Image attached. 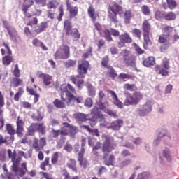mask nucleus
<instances>
[{"mask_svg":"<svg viewBox=\"0 0 179 179\" xmlns=\"http://www.w3.org/2000/svg\"><path fill=\"white\" fill-rule=\"evenodd\" d=\"M8 155L9 159H11V161L13 162V171H15L17 176H20V177H23V176L26 174V172L28 171L27 164L26 162H23L21 165L22 169H19L17 166L20 163V162H22V157H20V156H17V155L16 154V150H14L13 152L12 150L8 149Z\"/></svg>","mask_w":179,"mask_h":179,"instance_id":"nucleus-1","label":"nucleus"},{"mask_svg":"<svg viewBox=\"0 0 179 179\" xmlns=\"http://www.w3.org/2000/svg\"><path fill=\"white\" fill-rule=\"evenodd\" d=\"M60 90L62 92V99L65 101L67 106L72 107L75 106V96L76 94V90L71 84H62L60 86Z\"/></svg>","mask_w":179,"mask_h":179,"instance_id":"nucleus-2","label":"nucleus"},{"mask_svg":"<svg viewBox=\"0 0 179 179\" xmlns=\"http://www.w3.org/2000/svg\"><path fill=\"white\" fill-rule=\"evenodd\" d=\"M94 26L95 29L99 31L101 37H104L107 41H113L111 35L114 36V37H120V31H118V30L114 29H110V30L104 29V28H103L99 23L94 24Z\"/></svg>","mask_w":179,"mask_h":179,"instance_id":"nucleus-3","label":"nucleus"},{"mask_svg":"<svg viewBox=\"0 0 179 179\" xmlns=\"http://www.w3.org/2000/svg\"><path fill=\"white\" fill-rule=\"evenodd\" d=\"M125 99L124 101V106H136L143 99V95L139 92H134L133 94L124 93Z\"/></svg>","mask_w":179,"mask_h":179,"instance_id":"nucleus-4","label":"nucleus"},{"mask_svg":"<svg viewBox=\"0 0 179 179\" xmlns=\"http://www.w3.org/2000/svg\"><path fill=\"white\" fill-rule=\"evenodd\" d=\"M120 55L122 57L123 62L126 66H131V68L136 66V57L131 55L129 50L127 49L122 50Z\"/></svg>","mask_w":179,"mask_h":179,"instance_id":"nucleus-5","label":"nucleus"},{"mask_svg":"<svg viewBox=\"0 0 179 179\" xmlns=\"http://www.w3.org/2000/svg\"><path fill=\"white\" fill-rule=\"evenodd\" d=\"M89 68V62L83 60L82 62H79V66L78 68V76H76L75 77H71V80L76 85V82H78V78H85V75L87 73V69Z\"/></svg>","mask_w":179,"mask_h":179,"instance_id":"nucleus-6","label":"nucleus"},{"mask_svg":"<svg viewBox=\"0 0 179 179\" xmlns=\"http://www.w3.org/2000/svg\"><path fill=\"white\" fill-rule=\"evenodd\" d=\"M102 139L103 141V145L102 150L104 153H110L112 152L115 145L114 144V138L108 134H103Z\"/></svg>","mask_w":179,"mask_h":179,"instance_id":"nucleus-7","label":"nucleus"},{"mask_svg":"<svg viewBox=\"0 0 179 179\" xmlns=\"http://www.w3.org/2000/svg\"><path fill=\"white\" fill-rule=\"evenodd\" d=\"M64 27L66 34H67V36H73L75 41H78V40L80 38V34H79L78 29H72V24L71 23V21L66 20L64 21Z\"/></svg>","mask_w":179,"mask_h":179,"instance_id":"nucleus-8","label":"nucleus"},{"mask_svg":"<svg viewBox=\"0 0 179 179\" xmlns=\"http://www.w3.org/2000/svg\"><path fill=\"white\" fill-rule=\"evenodd\" d=\"M152 106L153 103H152V101L147 100L143 106L136 110L135 114H137V115H139L140 117H145V115H148V114H150V113H152Z\"/></svg>","mask_w":179,"mask_h":179,"instance_id":"nucleus-9","label":"nucleus"},{"mask_svg":"<svg viewBox=\"0 0 179 179\" xmlns=\"http://www.w3.org/2000/svg\"><path fill=\"white\" fill-rule=\"evenodd\" d=\"M170 69V62L167 58L163 59L162 66H156L155 71L159 75L162 76H167L169 75V70Z\"/></svg>","mask_w":179,"mask_h":179,"instance_id":"nucleus-10","label":"nucleus"},{"mask_svg":"<svg viewBox=\"0 0 179 179\" xmlns=\"http://www.w3.org/2000/svg\"><path fill=\"white\" fill-rule=\"evenodd\" d=\"M3 24L6 29L8 30L10 40H12V41L14 43H19V41H20V37H19L17 35V31H16V29L10 27V24H9L6 21L3 22Z\"/></svg>","mask_w":179,"mask_h":179,"instance_id":"nucleus-11","label":"nucleus"},{"mask_svg":"<svg viewBox=\"0 0 179 179\" xmlns=\"http://www.w3.org/2000/svg\"><path fill=\"white\" fill-rule=\"evenodd\" d=\"M56 59H68L69 58V47L67 45H62L55 53Z\"/></svg>","mask_w":179,"mask_h":179,"instance_id":"nucleus-12","label":"nucleus"},{"mask_svg":"<svg viewBox=\"0 0 179 179\" xmlns=\"http://www.w3.org/2000/svg\"><path fill=\"white\" fill-rule=\"evenodd\" d=\"M36 131H39L41 134H45V126L44 124H32L28 128V135H33Z\"/></svg>","mask_w":179,"mask_h":179,"instance_id":"nucleus-13","label":"nucleus"},{"mask_svg":"<svg viewBox=\"0 0 179 179\" xmlns=\"http://www.w3.org/2000/svg\"><path fill=\"white\" fill-rule=\"evenodd\" d=\"M36 76L43 80V82L45 86H50V85L52 83V76L48 74L43 73L41 71H38L36 73Z\"/></svg>","mask_w":179,"mask_h":179,"instance_id":"nucleus-14","label":"nucleus"},{"mask_svg":"<svg viewBox=\"0 0 179 179\" xmlns=\"http://www.w3.org/2000/svg\"><path fill=\"white\" fill-rule=\"evenodd\" d=\"M119 40L120 42L118 43V47L120 48L125 45V43H132V38L129 36L128 33H124L119 36Z\"/></svg>","mask_w":179,"mask_h":179,"instance_id":"nucleus-15","label":"nucleus"},{"mask_svg":"<svg viewBox=\"0 0 179 179\" xmlns=\"http://www.w3.org/2000/svg\"><path fill=\"white\" fill-rule=\"evenodd\" d=\"M45 145H47V141H45V138H41L39 141L38 139L34 138L33 143V148L36 152H38L41 148H44Z\"/></svg>","mask_w":179,"mask_h":179,"instance_id":"nucleus-16","label":"nucleus"},{"mask_svg":"<svg viewBox=\"0 0 179 179\" xmlns=\"http://www.w3.org/2000/svg\"><path fill=\"white\" fill-rule=\"evenodd\" d=\"M17 134L20 138H22L23 136V131H24V121H23V119L20 117H18L17 119Z\"/></svg>","mask_w":179,"mask_h":179,"instance_id":"nucleus-17","label":"nucleus"},{"mask_svg":"<svg viewBox=\"0 0 179 179\" xmlns=\"http://www.w3.org/2000/svg\"><path fill=\"white\" fill-rule=\"evenodd\" d=\"M123 124L124 121L122 120H117L113 121L110 125L106 126V128H108V129H113V131H120Z\"/></svg>","mask_w":179,"mask_h":179,"instance_id":"nucleus-18","label":"nucleus"},{"mask_svg":"<svg viewBox=\"0 0 179 179\" xmlns=\"http://www.w3.org/2000/svg\"><path fill=\"white\" fill-rule=\"evenodd\" d=\"M67 10H69V12L70 13V17L72 19V17H75L78 15V7L72 6V4H71V2H69V0H66V1Z\"/></svg>","mask_w":179,"mask_h":179,"instance_id":"nucleus-19","label":"nucleus"},{"mask_svg":"<svg viewBox=\"0 0 179 179\" xmlns=\"http://www.w3.org/2000/svg\"><path fill=\"white\" fill-rule=\"evenodd\" d=\"M108 93L111 95L113 101H114V105L117 106L119 108H122L124 107V103L118 99V96H117V94H115V92L113 90H109L108 91Z\"/></svg>","mask_w":179,"mask_h":179,"instance_id":"nucleus-20","label":"nucleus"},{"mask_svg":"<svg viewBox=\"0 0 179 179\" xmlns=\"http://www.w3.org/2000/svg\"><path fill=\"white\" fill-rule=\"evenodd\" d=\"M174 28L171 26L165 25L162 27V32L166 37H173L174 33Z\"/></svg>","mask_w":179,"mask_h":179,"instance_id":"nucleus-21","label":"nucleus"},{"mask_svg":"<svg viewBox=\"0 0 179 179\" xmlns=\"http://www.w3.org/2000/svg\"><path fill=\"white\" fill-rule=\"evenodd\" d=\"M51 135L52 138H58L59 135H62V136H66L68 135V130L64 129V128L62 130H52Z\"/></svg>","mask_w":179,"mask_h":179,"instance_id":"nucleus-22","label":"nucleus"},{"mask_svg":"<svg viewBox=\"0 0 179 179\" xmlns=\"http://www.w3.org/2000/svg\"><path fill=\"white\" fill-rule=\"evenodd\" d=\"M162 155L166 159V162L170 163L171 160H173V156L171 155V151H170V148L165 147L162 150Z\"/></svg>","mask_w":179,"mask_h":179,"instance_id":"nucleus-23","label":"nucleus"},{"mask_svg":"<svg viewBox=\"0 0 179 179\" xmlns=\"http://www.w3.org/2000/svg\"><path fill=\"white\" fill-rule=\"evenodd\" d=\"M74 117L78 122H85L89 120V115L84 113H76Z\"/></svg>","mask_w":179,"mask_h":179,"instance_id":"nucleus-24","label":"nucleus"},{"mask_svg":"<svg viewBox=\"0 0 179 179\" xmlns=\"http://www.w3.org/2000/svg\"><path fill=\"white\" fill-rule=\"evenodd\" d=\"M64 129H66L67 131V135L68 131H70V134L71 136H74L78 132V128L75 126H71L68 123H64Z\"/></svg>","mask_w":179,"mask_h":179,"instance_id":"nucleus-25","label":"nucleus"},{"mask_svg":"<svg viewBox=\"0 0 179 179\" xmlns=\"http://www.w3.org/2000/svg\"><path fill=\"white\" fill-rule=\"evenodd\" d=\"M108 17L110 22L115 23V24H118V20L117 19V13L114 12L113 10L109 8Z\"/></svg>","mask_w":179,"mask_h":179,"instance_id":"nucleus-26","label":"nucleus"},{"mask_svg":"<svg viewBox=\"0 0 179 179\" xmlns=\"http://www.w3.org/2000/svg\"><path fill=\"white\" fill-rule=\"evenodd\" d=\"M88 15L91 17V19H92L93 22H94L96 19L99 17V13L96 12V10H94V8H93V6H90L88 8Z\"/></svg>","mask_w":179,"mask_h":179,"instance_id":"nucleus-27","label":"nucleus"},{"mask_svg":"<svg viewBox=\"0 0 179 179\" xmlns=\"http://www.w3.org/2000/svg\"><path fill=\"white\" fill-rule=\"evenodd\" d=\"M156 64V62H155V57H149L148 58L145 59L143 62V64L144 66H146L147 68H149V66H153Z\"/></svg>","mask_w":179,"mask_h":179,"instance_id":"nucleus-28","label":"nucleus"},{"mask_svg":"<svg viewBox=\"0 0 179 179\" xmlns=\"http://www.w3.org/2000/svg\"><path fill=\"white\" fill-rule=\"evenodd\" d=\"M83 152H79L78 154V161L82 167L83 169H86L87 167V161L83 158Z\"/></svg>","mask_w":179,"mask_h":179,"instance_id":"nucleus-29","label":"nucleus"},{"mask_svg":"<svg viewBox=\"0 0 179 179\" xmlns=\"http://www.w3.org/2000/svg\"><path fill=\"white\" fill-rule=\"evenodd\" d=\"M48 27L47 22H42L40 25V27L38 29H31V31H34V33H36L38 34V33H41V31H44Z\"/></svg>","mask_w":179,"mask_h":179,"instance_id":"nucleus-30","label":"nucleus"},{"mask_svg":"<svg viewBox=\"0 0 179 179\" xmlns=\"http://www.w3.org/2000/svg\"><path fill=\"white\" fill-rule=\"evenodd\" d=\"M143 37V47L145 50H148V47H149V45H152V41H150V38H149V34H144Z\"/></svg>","mask_w":179,"mask_h":179,"instance_id":"nucleus-31","label":"nucleus"},{"mask_svg":"<svg viewBox=\"0 0 179 179\" xmlns=\"http://www.w3.org/2000/svg\"><path fill=\"white\" fill-rule=\"evenodd\" d=\"M32 44L34 47H41L42 50L47 51V47H45V45H44V44L37 38L32 41Z\"/></svg>","mask_w":179,"mask_h":179,"instance_id":"nucleus-32","label":"nucleus"},{"mask_svg":"<svg viewBox=\"0 0 179 179\" xmlns=\"http://www.w3.org/2000/svg\"><path fill=\"white\" fill-rule=\"evenodd\" d=\"M83 128H85L88 131V132H90L92 135H94L95 136H100V133H99V130L97 129H91L89 126L87 125H83Z\"/></svg>","mask_w":179,"mask_h":179,"instance_id":"nucleus-33","label":"nucleus"},{"mask_svg":"<svg viewBox=\"0 0 179 179\" xmlns=\"http://www.w3.org/2000/svg\"><path fill=\"white\" fill-rule=\"evenodd\" d=\"M33 3H34L33 0H27V1L24 2V4L22 6V9L24 13H26V12H27L29 8H30V6L33 5Z\"/></svg>","mask_w":179,"mask_h":179,"instance_id":"nucleus-34","label":"nucleus"},{"mask_svg":"<svg viewBox=\"0 0 179 179\" xmlns=\"http://www.w3.org/2000/svg\"><path fill=\"white\" fill-rule=\"evenodd\" d=\"M96 106H98L100 110H102V111H104L105 113L108 110V108H107L109 107L108 103L107 102L102 103L101 101H99V102H97Z\"/></svg>","mask_w":179,"mask_h":179,"instance_id":"nucleus-35","label":"nucleus"},{"mask_svg":"<svg viewBox=\"0 0 179 179\" xmlns=\"http://www.w3.org/2000/svg\"><path fill=\"white\" fill-rule=\"evenodd\" d=\"M109 9L115 12V13H121V12H122V7L117 3H114L113 6H110Z\"/></svg>","mask_w":179,"mask_h":179,"instance_id":"nucleus-36","label":"nucleus"},{"mask_svg":"<svg viewBox=\"0 0 179 179\" xmlns=\"http://www.w3.org/2000/svg\"><path fill=\"white\" fill-rule=\"evenodd\" d=\"M115 164V157L114 155H110L108 159H105L104 164L106 166H114Z\"/></svg>","mask_w":179,"mask_h":179,"instance_id":"nucleus-37","label":"nucleus"},{"mask_svg":"<svg viewBox=\"0 0 179 179\" xmlns=\"http://www.w3.org/2000/svg\"><path fill=\"white\" fill-rule=\"evenodd\" d=\"M67 165L69 169H71L72 171H74L75 173L78 171L76 169V162L75 159H70Z\"/></svg>","mask_w":179,"mask_h":179,"instance_id":"nucleus-38","label":"nucleus"},{"mask_svg":"<svg viewBox=\"0 0 179 179\" xmlns=\"http://www.w3.org/2000/svg\"><path fill=\"white\" fill-rule=\"evenodd\" d=\"M142 27L144 34H149V31H150V24H149V22L148 20H145L143 22Z\"/></svg>","mask_w":179,"mask_h":179,"instance_id":"nucleus-39","label":"nucleus"},{"mask_svg":"<svg viewBox=\"0 0 179 179\" xmlns=\"http://www.w3.org/2000/svg\"><path fill=\"white\" fill-rule=\"evenodd\" d=\"M165 20L168 21L176 20L177 15L173 12H169L164 15Z\"/></svg>","mask_w":179,"mask_h":179,"instance_id":"nucleus-40","label":"nucleus"},{"mask_svg":"<svg viewBox=\"0 0 179 179\" xmlns=\"http://www.w3.org/2000/svg\"><path fill=\"white\" fill-rule=\"evenodd\" d=\"M132 164V160L131 159H127L120 162L118 166L120 169H124V167H127V166H129V164Z\"/></svg>","mask_w":179,"mask_h":179,"instance_id":"nucleus-41","label":"nucleus"},{"mask_svg":"<svg viewBox=\"0 0 179 179\" xmlns=\"http://www.w3.org/2000/svg\"><path fill=\"white\" fill-rule=\"evenodd\" d=\"M131 17H132V13L131 10H127L124 13V22L128 24L131 22Z\"/></svg>","mask_w":179,"mask_h":179,"instance_id":"nucleus-42","label":"nucleus"},{"mask_svg":"<svg viewBox=\"0 0 179 179\" xmlns=\"http://www.w3.org/2000/svg\"><path fill=\"white\" fill-rule=\"evenodd\" d=\"M166 3L169 9L173 10V9H176L177 7V2L174 0H166Z\"/></svg>","mask_w":179,"mask_h":179,"instance_id":"nucleus-43","label":"nucleus"},{"mask_svg":"<svg viewBox=\"0 0 179 179\" xmlns=\"http://www.w3.org/2000/svg\"><path fill=\"white\" fill-rule=\"evenodd\" d=\"M5 106V99H3V95H2V92L0 91V117L3 115V110L1 107Z\"/></svg>","mask_w":179,"mask_h":179,"instance_id":"nucleus-44","label":"nucleus"},{"mask_svg":"<svg viewBox=\"0 0 179 179\" xmlns=\"http://www.w3.org/2000/svg\"><path fill=\"white\" fill-rule=\"evenodd\" d=\"M12 61H13V57H12V56L10 55H7L3 57V64L4 65H10V63L12 62Z\"/></svg>","mask_w":179,"mask_h":179,"instance_id":"nucleus-45","label":"nucleus"},{"mask_svg":"<svg viewBox=\"0 0 179 179\" xmlns=\"http://www.w3.org/2000/svg\"><path fill=\"white\" fill-rule=\"evenodd\" d=\"M50 164V157H47L45 158V161L41 164L40 168L41 170L45 171L47 170V166Z\"/></svg>","mask_w":179,"mask_h":179,"instance_id":"nucleus-46","label":"nucleus"},{"mask_svg":"<svg viewBox=\"0 0 179 179\" xmlns=\"http://www.w3.org/2000/svg\"><path fill=\"white\" fill-rule=\"evenodd\" d=\"M53 104L57 107V108H64L65 107V103L59 99L55 100Z\"/></svg>","mask_w":179,"mask_h":179,"instance_id":"nucleus-47","label":"nucleus"},{"mask_svg":"<svg viewBox=\"0 0 179 179\" xmlns=\"http://www.w3.org/2000/svg\"><path fill=\"white\" fill-rule=\"evenodd\" d=\"M124 89H127V90H129L130 92H134V90H136V86L134 84H124Z\"/></svg>","mask_w":179,"mask_h":179,"instance_id":"nucleus-48","label":"nucleus"},{"mask_svg":"<svg viewBox=\"0 0 179 179\" xmlns=\"http://www.w3.org/2000/svg\"><path fill=\"white\" fill-rule=\"evenodd\" d=\"M108 73L110 75V76H111V78H115V76H117V73L115 72V70L111 66H109L108 68Z\"/></svg>","mask_w":179,"mask_h":179,"instance_id":"nucleus-49","label":"nucleus"},{"mask_svg":"<svg viewBox=\"0 0 179 179\" xmlns=\"http://www.w3.org/2000/svg\"><path fill=\"white\" fill-rule=\"evenodd\" d=\"M88 90H89V94L91 96V97H94V96H96V89H94V87L92 85H88Z\"/></svg>","mask_w":179,"mask_h":179,"instance_id":"nucleus-50","label":"nucleus"},{"mask_svg":"<svg viewBox=\"0 0 179 179\" xmlns=\"http://www.w3.org/2000/svg\"><path fill=\"white\" fill-rule=\"evenodd\" d=\"M167 36L166 35H161L159 36V43H160L161 44H164L166 43H169V40H167Z\"/></svg>","mask_w":179,"mask_h":179,"instance_id":"nucleus-51","label":"nucleus"},{"mask_svg":"<svg viewBox=\"0 0 179 179\" xmlns=\"http://www.w3.org/2000/svg\"><path fill=\"white\" fill-rule=\"evenodd\" d=\"M91 114H93L95 117H99V114H100L99 106L96 105V107L91 110Z\"/></svg>","mask_w":179,"mask_h":179,"instance_id":"nucleus-52","label":"nucleus"},{"mask_svg":"<svg viewBox=\"0 0 179 179\" xmlns=\"http://www.w3.org/2000/svg\"><path fill=\"white\" fill-rule=\"evenodd\" d=\"M22 94H23V89L19 88L17 93H16L14 96V100L15 101H18V100H19L20 96H22Z\"/></svg>","mask_w":179,"mask_h":179,"instance_id":"nucleus-53","label":"nucleus"},{"mask_svg":"<svg viewBox=\"0 0 179 179\" xmlns=\"http://www.w3.org/2000/svg\"><path fill=\"white\" fill-rule=\"evenodd\" d=\"M169 47H170V43L166 42V43H163V45L161 46L160 50L162 52H166L167 50H169Z\"/></svg>","mask_w":179,"mask_h":179,"instance_id":"nucleus-54","label":"nucleus"},{"mask_svg":"<svg viewBox=\"0 0 179 179\" xmlns=\"http://www.w3.org/2000/svg\"><path fill=\"white\" fill-rule=\"evenodd\" d=\"M38 21L37 20V17H34L32 20H31L28 24L27 26H29L31 29H33L34 26H36Z\"/></svg>","mask_w":179,"mask_h":179,"instance_id":"nucleus-55","label":"nucleus"},{"mask_svg":"<svg viewBox=\"0 0 179 179\" xmlns=\"http://www.w3.org/2000/svg\"><path fill=\"white\" fill-rule=\"evenodd\" d=\"M85 107H87V108H90L93 106V101L92 100V98H87L85 101Z\"/></svg>","mask_w":179,"mask_h":179,"instance_id":"nucleus-56","label":"nucleus"},{"mask_svg":"<svg viewBox=\"0 0 179 179\" xmlns=\"http://www.w3.org/2000/svg\"><path fill=\"white\" fill-rule=\"evenodd\" d=\"M141 9L144 15H149L150 14V10L149 9V7H148V6L146 5L143 6Z\"/></svg>","mask_w":179,"mask_h":179,"instance_id":"nucleus-57","label":"nucleus"},{"mask_svg":"<svg viewBox=\"0 0 179 179\" xmlns=\"http://www.w3.org/2000/svg\"><path fill=\"white\" fill-rule=\"evenodd\" d=\"M149 173L148 172H142L138 175V179H148Z\"/></svg>","mask_w":179,"mask_h":179,"instance_id":"nucleus-58","label":"nucleus"},{"mask_svg":"<svg viewBox=\"0 0 179 179\" xmlns=\"http://www.w3.org/2000/svg\"><path fill=\"white\" fill-rule=\"evenodd\" d=\"M22 80L20 78H13V84L15 86V87H17L20 85H22Z\"/></svg>","mask_w":179,"mask_h":179,"instance_id":"nucleus-59","label":"nucleus"},{"mask_svg":"<svg viewBox=\"0 0 179 179\" xmlns=\"http://www.w3.org/2000/svg\"><path fill=\"white\" fill-rule=\"evenodd\" d=\"M6 129L10 135H15V129H13V127H12L11 124H7Z\"/></svg>","mask_w":179,"mask_h":179,"instance_id":"nucleus-60","label":"nucleus"},{"mask_svg":"<svg viewBox=\"0 0 179 179\" xmlns=\"http://www.w3.org/2000/svg\"><path fill=\"white\" fill-rule=\"evenodd\" d=\"M133 45L135 48V51H136L138 54H143V52H145V51H143V50H142L141 48V47H139V45H138V44L133 43Z\"/></svg>","mask_w":179,"mask_h":179,"instance_id":"nucleus-61","label":"nucleus"},{"mask_svg":"<svg viewBox=\"0 0 179 179\" xmlns=\"http://www.w3.org/2000/svg\"><path fill=\"white\" fill-rule=\"evenodd\" d=\"M164 17V13L162 12H160L159 10L155 12V18L157 19V20H160V19H162V17Z\"/></svg>","mask_w":179,"mask_h":179,"instance_id":"nucleus-62","label":"nucleus"},{"mask_svg":"<svg viewBox=\"0 0 179 179\" xmlns=\"http://www.w3.org/2000/svg\"><path fill=\"white\" fill-rule=\"evenodd\" d=\"M14 75L16 78H19L20 76V70H19V65L15 64L14 69Z\"/></svg>","mask_w":179,"mask_h":179,"instance_id":"nucleus-63","label":"nucleus"},{"mask_svg":"<svg viewBox=\"0 0 179 179\" xmlns=\"http://www.w3.org/2000/svg\"><path fill=\"white\" fill-rule=\"evenodd\" d=\"M51 162H52V164H55L57 163V162H58V152H55L52 155Z\"/></svg>","mask_w":179,"mask_h":179,"instance_id":"nucleus-64","label":"nucleus"}]
</instances>
